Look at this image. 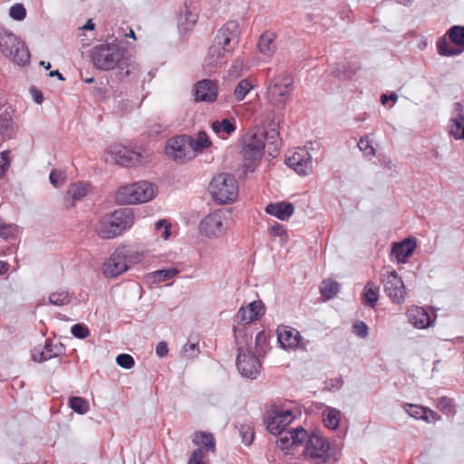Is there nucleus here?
Listing matches in <instances>:
<instances>
[{
	"instance_id": "obj_1",
	"label": "nucleus",
	"mask_w": 464,
	"mask_h": 464,
	"mask_svg": "<svg viewBox=\"0 0 464 464\" xmlns=\"http://www.w3.org/2000/svg\"><path fill=\"white\" fill-rule=\"evenodd\" d=\"M265 140L269 155L275 157L281 144L276 123H270L266 130L257 128L245 135L242 153L246 164L252 165L261 160L264 154Z\"/></svg>"
},
{
	"instance_id": "obj_2",
	"label": "nucleus",
	"mask_w": 464,
	"mask_h": 464,
	"mask_svg": "<svg viewBox=\"0 0 464 464\" xmlns=\"http://www.w3.org/2000/svg\"><path fill=\"white\" fill-rule=\"evenodd\" d=\"M234 24H228L220 28L204 59L203 68L206 72H211L214 69L221 66L227 58V54L230 53L234 48L232 42H234L236 35L231 28H235Z\"/></svg>"
},
{
	"instance_id": "obj_3",
	"label": "nucleus",
	"mask_w": 464,
	"mask_h": 464,
	"mask_svg": "<svg viewBox=\"0 0 464 464\" xmlns=\"http://www.w3.org/2000/svg\"><path fill=\"white\" fill-rule=\"evenodd\" d=\"M134 224V214L130 209H117L99 218L94 226L97 236L103 239L114 238Z\"/></svg>"
},
{
	"instance_id": "obj_4",
	"label": "nucleus",
	"mask_w": 464,
	"mask_h": 464,
	"mask_svg": "<svg viewBox=\"0 0 464 464\" xmlns=\"http://www.w3.org/2000/svg\"><path fill=\"white\" fill-rule=\"evenodd\" d=\"M157 195V185L142 179L121 186L115 194V199L121 205H138L151 201Z\"/></svg>"
},
{
	"instance_id": "obj_5",
	"label": "nucleus",
	"mask_w": 464,
	"mask_h": 464,
	"mask_svg": "<svg viewBox=\"0 0 464 464\" xmlns=\"http://www.w3.org/2000/svg\"><path fill=\"white\" fill-rule=\"evenodd\" d=\"M294 79L286 73H279L269 80L266 87L268 102L277 108L283 107L291 99Z\"/></svg>"
},
{
	"instance_id": "obj_6",
	"label": "nucleus",
	"mask_w": 464,
	"mask_h": 464,
	"mask_svg": "<svg viewBox=\"0 0 464 464\" xmlns=\"http://www.w3.org/2000/svg\"><path fill=\"white\" fill-rule=\"evenodd\" d=\"M209 191L216 201L220 204H228L237 199L238 184L231 174L220 173L212 179Z\"/></svg>"
},
{
	"instance_id": "obj_7",
	"label": "nucleus",
	"mask_w": 464,
	"mask_h": 464,
	"mask_svg": "<svg viewBox=\"0 0 464 464\" xmlns=\"http://www.w3.org/2000/svg\"><path fill=\"white\" fill-rule=\"evenodd\" d=\"M0 51L18 64H25L29 61V52L24 43L3 27H0Z\"/></svg>"
},
{
	"instance_id": "obj_8",
	"label": "nucleus",
	"mask_w": 464,
	"mask_h": 464,
	"mask_svg": "<svg viewBox=\"0 0 464 464\" xmlns=\"http://www.w3.org/2000/svg\"><path fill=\"white\" fill-rule=\"evenodd\" d=\"M123 58V51L115 43L95 46L92 51V62L100 70L115 68Z\"/></svg>"
},
{
	"instance_id": "obj_9",
	"label": "nucleus",
	"mask_w": 464,
	"mask_h": 464,
	"mask_svg": "<svg viewBox=\"0 0 464 464\" xmlns=\"http://www.w3.org/2000/svg\"><path fill=\"white\" fill-rule=\"evenodd\" d=\"M227 215L223 210H215L205 216L198 224V232L209 239L222 237L227 233Z\"/></svg>"
},
{
	"instance_id": "obj_10",
	"label": "nucleus",
	"mask_w": 464,
	"mask_h": 464,
	"mask_svg": "<svg viewBox=\"0 0 464 464\" xmlns=\"http://www.w3.org/2000/svg\"><path fill=\"white\" fill-rule=\"evenodd\" d=\"M304 443L305 449L303 454L306 459L314 464H323L328 460L330 444L323 435L312 433L308 435Z\"/></svg>"
},
{
	"instance_id": "obj_11",
	"label": "nucleus",
	"mask_w": 464,
	"mask_h": 464,
	"mask_svg": "<svg viewBox=\"0 0 464 464\" xmlns=\"http://www.w3.org/2000/svg\"><path fill=\"white\" fill-rule=\"evenodd\" d=\"M383 290L393 304L405 302L407 290L402 278L395 270H387L381 275Z\"/></svg>"
},
{
	"instance_id": "obj_12",
	"label": "nucleus",
	"mask_w": 464,
	"mask_h": 464,
	"mask_svg": "<svg viewBox=\"0 0 464 464\" xmlns=\"http://www.w3.org/2000/svg\"><path fill=\"white\" fill-rule=\"evenodd\" d=\"M164 153L170 160L183 164L194 159L193 150L189 149L188 135H179L169 139L164 148Z\"/></svg>"
},
{
	"instance_id": "obj_13",
	"label": "nucleus",
	"mask_w": 464,
	"mask_h": 464,
	"mask_svg": "<svg viewBox=\"0 0 464 464\" xmlns=\"http://www.w3.org/2000/svg\"><path fill=\"white\" fill-rule=\"evenodd\" d=\"M108 153L116 164L122 167H137L142 165L150 157L148 151H135L121 144H114L109 148Z\"/></svg>"
},
{
	"instance_id": "obj_14",
	"label": "nucleus",
	"mask_w": 464,
	"mask_h": 464,
	"mask_svg": "<svg viewBox=\"0 0 464 464\" xmlns=\"http://www.w3.org/2000/svg\"><path fill=\"white\" fill-rule=\"evenodd\" d=\"M450 42L440 38L437 42L438 53L443 56L459 55L464 52V26L454 25L448 31Z\"/></svg>"
},
{
	"instance_id": "obj_15",
	"label": "nucleus",
	"mask_w": 464,
	"mask_h": 464,
	"mask_svg": "<svg viewBox=\"0 0 464 464\" xmlns=\"http://www.w3.org/2000/svg\"><path fill=\"white\" fill-rule=\"evenodd\" d=\"M295 418L291 410L275 408L266 417V428L272 434L280 436L281 432H285V427L290 425Z\"/></svg>"
},
{
	"instance_id": "obj_16",
	"label": "nucleus",
	"mask_w": 464,
	"mask_h": 464,
	"mask_svg": "<svg viewBox=\"0 0 464 464\" xmlns=\"http://www.w3.org/2000/svg\"><path fill=\"white\" fill-rule=\"evenodd\" d=\"M237 367L242 376L256 379L259 374L261 363L252 352L239 348Z\"/></svg>"
},
{
	"instance_id": "obj_17",
	"label": "nucleus",
	"mask_w": 464,
	"mask_h": 464,
	"mask_svg": "<svg viewBox=\"0 0 464 464\" xmlns=\"http://www.w3.org/2000/svg\"><path fill=\"white\" fill-rule=\"evenodd\" d=\"M285 163L299 175H307L311 169V155L305 149L289 151Z\"/></svg>"
},
{
	"instance_id": "obj_18",
	"label": "nucleus",
	"mask_w": 464,
	"mask_h": 464,
	"mask_svg": "<svg viewBox=\"0 0 464 464\" xmlns=\"http://www.w3.org/2000/svg\"><path fill=\"white\" fill-rule=\"evenodd\" d=\"M127 269L128 265L124 248L115 250L102 266V272L106 277H116Z\"/></svg>"
},
{
	"instance_id": "obj_19",
	"label": "nucleus",
	"mask_w": 464,
	"mask_h": 464,
	"mask_svg": "<svg viewBox=\"0 0 464 464\" xmlns=\"http://www.w3.org/2000/svg\"><path fill=\"white\" fill-rule=\"evenodd\" d=\"M308 438V433L304 428L287 430L281 432L276 440L277 447L282 450H288L302 446Z\"/></svg>"
},
{
	"instance_id": "obj_20",
	"label": "nucleus",
	"mask_w": 464,
	"mask_h": 464,
	"mask_svg": "<svg viewBox=\"0 0 464 464\" xmlns=\"http://www.w3.org/2000/svg\"><path fill=\"white\" fill-rule=\"evenodd\" d=\"M276 335L280 346L285 350H295L301 344L300 333L290 326H278Z\"/></svg>"
},
{
	"instance_id": "obj_21",
	"label": "nucleus",
	"mask_w": 464,
	"mask_h": 464,
	"mask_svg": "<svg viewBox=\"0 0 464 464\" xmlns=\"http://www.w3.org/2000/svg\"><path fill=\"white\" fill-rule=\"evenodd\" d=\"M265 314V305L262 301L256 300L246 306H241L237 311V319L244 324H250L258 320Z\"/></svg>"
},
{
	"instance_id": "obj_22",
	"label": "nucleus",
	"mask_w": 464,
	"mask_h": 464,
	"mask_svg": "<svg viewBox=\"0 0 464 464\" xmlns=\"http://www.w3.org/2000/svg\"><path fill=\"white\" fill-rule=\"evenodd\" d=\"M194 95L198 102H215L218 98L217 83L210 80L199 81L195 85Z\"/></svg>"
},
{
	"instance_id": "obj_23",
	"label": "nucleus",
	"mask_w": 464,
	"mask_h": 464,
	"mask_svg": "<svg viewBox=\"0 0 464 464\" xmlns=\"http://www.w3.org/2000/svg\"><path fill=\"white\" fill-rule=\"evenodd\" d=\"M196 8L188 6L186 3L179 7L178 15V27L180 32H188L198 21Z\"/></svg>"
},
{
	"instance_id": "obj_24",
	"label": "nucleus",
	"mask_w": 464,
	"mask_h": 464,
	"mask_svg": "<svg viewBox=\"0 0 464 464\" xmlns=\"http://www.w3.org/2000/svg\"><path fill=\"white\" fill-rule=\"evenodd\" d=\"M417 246L416 239L408 237L401 242L394 243L392 248V255L399 263H405Z\"/></svg>"
},
{
	"instance_id": "obj_25",
	"label": "nucleus",
	"mask_w": 464,
	"mask_h": 464,
	"mask_svg": "<svg viewBox=\"0 0 464 464\" xmlns=\"http://www.w3.org/2000/svg\"><path fill=\"white\" fill-rule=\"evenodd\" d=\"M91 190L88 183L78 182L70 186L64 196V205L66 208H72L76 201L83 198Z\"/></svg>"
},
{
	"instance_id": "obj_26",
	"label": "nucleus",
	"mask_w": 464,
	"mask_h": 464,
	"mask_svg": "<svg viewBox=\"0 0 464 464\" xmlns=\"http://www.w3.org/2000/svg\"><path fill=\"white\" fill-rule=\"evenodd\" d=\"M409 322L419 329H426L431 325L429 314L420 306L412 305L408 309Z\"/></svg>"
},
{
	"instance_id": "obj_27",
	"label": "nucleus",
	"mask_w": 464,
	"mask_h": 464,
	"mask_svg": "<svg viewBox=\"0 0 464 464\" xmlns=\"http://www.w3.org/2000/svg\"><path fill=\"white\" fill-rule=\"evenodd\" d=\"M294 211L295 208L293 204L285 201L270 203L266 208L267 214L283 221L288 220L293 216Z\"/></svg>"
},
{
	"instance_id": "obj_28",
	"label": "nucleus",
	"mask_w": 464,
	"mask_h": 464,
	"mask_svg": "<svg viewBox=\"0 0 464 464\" xmlns=\"http://www.w3.org/2000/svg\"><path fill=\"white\" fill-rule=\"evenodd\" d=\"M188 143L189 149L193 150L194 158L198 153L202 152L212 145L210 139L205 131H198L195 136L188 135Z\"/></svg>"
},
{
	"instance_id": "obj_29",
	"label": "nucleus",
	"mask_w": 464,
	"mask_h": 464,
	"mask_svg": "<svg viewBox=\"0 0 464 464\" xmlns=\"http://www.w3.org/2000/svg\"><path fill=\"white\" fill-rule=\"evenodd\" d=\"M450 133L456 140H464V113L459 105H457L456 112L450 120Z\"/></svg>"
},
{
	"instance_id": "obj_30",
	"label": "nucleus",
	"mask_w": 464,
	"mask_h": 464,
	"mask_svg": "<svg viewBox=\"0 0 464 464\" xmlns=\"http://www.w3.org/2000/svg\"><path fill=\"white\" fill-rule=\"evenodd\" d=\"M379 286L372 281L367 282L362 293V303L372 308H374L379 300Z\"/></svg>"
},
{
	"instance_id": "obj_31",
	"label": "nucleus",
	"mask_w": 464,
	"mask_h": 464,
	"mask_svg": "<svg viewBox=\"0 0 464 464\" xmlns=\"http://www.w3.org/2000/svg\"><path fill=\"white\" fill-rule=\"evenodd\" d=\"M192 441L198 446L204 447L207 450L214 452L216 450L214 436L206 431H198L193 435Z\"/></svg>"
},
{
	"instance_id": "obj_32",
	"label": "nucleus",
	"mask_w": 464,
	"mask_h": 464,
	"mask_svg": "<svg viewBox=\"0 0 464 464\" xmlns=\"http://www.w3.org/2000/svg\"><path fill=\"white\" fill-rule=\"evenodd\" d=\"M258 49L261 53L271 56L276 51L275 34L270 32L263 34L258 42Z\"/></svg>"
},
{
	"instance_id": "obj_33",
	"label": "nucleus",
	"mask_w": 464,
	"mask_h": 464,
	"mask_svg": "<svg viewBox=\"0 0 464 464\" xmlns=\"http://www.w3.org/2000/svg\"><path fill=\"white\" fill-rule=\"evenodd\" d=\"M322 416L325 427L330 430L338 428L341 420L340 411L335 408L327 407L324 410Z\"/></svg>"
},
{
	"instance_id": "obj_34",
	"label": "nucleus",
	"mask_w": 464,
	"mask_h": 464,
	"mask_svg": "<svg viewBox=\"0 0 464 464\" xmlns=\"http://www.w3.org/2000/svg\"><path fill=\"white\" fill-rule=\"evenodd\" d=\"M211 129L216 134L223 137L224 135H229L234 132L236 126L230 120L223 119L221 121H213L211 123Z\"/></svg>"
},
{
	"instance_id": "obj_35",
	"label": "nucleus",
	"mask_w": 464,
	"mask_h": 464,
	"mask_svg": "<svg viewBox=\"0 0 464 464\" xmlns=\"http://www.w3.org/2000/svg\"><path fill=\"white\" fill-rule=\"evenodd\" d=\"M254 88V83L248 78L241 80L235 87L233 95L236 101L241 102Z\"/></svg>"
},
{
	"instance_id": "obj_36",
	"label": "nucleus",
	"mask_w": 464,
	"mask_h": 464,
	"mask_svg": "<svg viewBox=\"0 0 464 464\" xmlns=\"http://www.w3.org/2000/svg\"><path fill=\"white\" fill-rule=\"evenodd\" d=\"M49 303L58 306L67 305L71 303V296L67 290L58 289L50 294Z\"/></svg>"
},
{
	"instance_id": "obj_37",
	"label": "nucleus",
	"mask_w": 464,
	"mask_h": 464,
	"mask_svg": "<svg viewBox=\"0 0 464 464\" xmlns=\"http://www.w3.org/2000/svg\"><path fill=\"white\" fill-rule=\"evenodd\" d=\"M320 290L323 296L326 299H331L337 295L340 290V285L332 279H326L323 281Z\"/></svg>"
},
{
	"instance_id": "obj_38",
	"label": "nucleus",
	"mask_w": 464,
	"mask_h": 464,
	"mask_svg": "<svg viewBox=\"0 0 464 464\" xmlns=\"http://www.w3.org/2000/svg\"><path fill=\"white\" fill-rule=\"evenodd\" d=\"M54 356H56V353L53 352L48 343H46L44 348H35L32 353L33 360L37 362L47 361Z\"/></svg>"
},
{
	"instance_id": "obj_39",
	"label": "nucleus",
	"mask_w": 464,
	"mask_h": 464,
	"mask_svg": "<svg viewBox=\"0 0 464 464\" xmlns=\"http://www.w3.org/2000/svg\"><path fill=\"white\" fill-rule=\"evenodd\" d=\"M69 404L71 409L79 414H84L89 411L88 401L82 397H72Z\"/></svg>"
},
{
	"instance_id": "obj_40",
	"label": "nucleus",
	"mask_w": 464,
	"mask_h": 464,
	"mask_svg": "<svg viewBox=\"0 0 464 464\" xmlns=\"http://www.w3.org/2000/svg\"><path fill=\"white\" fill-rule=\"evenodd\" d=\"M358 148L367 158H372L375 156V149L372 145V141L370 140L368 135L362 137L358 142Z\"/></svg>"
},
{
	"instance_id": "obj_41",
	"label": "nucleus",
	"mask_w": 464,
	"mask_h": 464,
	"mask_svg": "<svg viewBox=\"0 0 464 464\" xmlns=\"http://www.w3.org/2000/svg\"><path fill=\"white\" fill-rule=\"evenodd\" d=\"M179 271L177 268L162 269L158 270L150 274L154 282H164L178 275Z\"/></svg>"
},
{
	"instance_id": "obj_42",
	"label": "nucleus",
	"mask_w": 464,
	"mask_h": 464,
	"mask_svg": "<svg viewBox=\"0 0 464 464\" xmlns=\"http://www.w3.org/2000/svg\"><path fill=\"white\" fill-rule=\"evenodd\" d=\"M170 223L166 219H160L155 223V230L160 233V237L167 240L170 237Z\"/></svg>"
},
{
	"instance_id": "obj_43",
	"label": "nucleus",
	"mask_w": 464,
	"mask_h": 464,
	"mask_svg": "<svg viewBox=\"0 0 464 464\" xmlns=\"http://www.w3.org/2000/svg\"><path fill=\"white\" fill-rule=\"evenodd\" d=\"M14 130V122L8 114L0 115V132L4 135L13 132Z\"/></svg>"
},
{
	"instance_id": "obj_44",
	"label": "nucleus",
	"mask_w": 464,
	"mask_h": 464,
	"mask_svg": "<svg viewBox=\"0 0 464 464\" xmlns=\"http://www.w3.org/2000/svg\"><path fill=\"white\" fill-rule=\"evenodd\" d=\"M246 66L241 60H235L228 70L229 76L238 78L246 71Z\"/></svg>"
},
{
	"instance_id": "obj_45",
	"label": "nucleus",
	"mask_w": 464,
	"mask_h": 464,
	"mask_svg": "<svg viewBox=\"0 0 464 464\" xmlns=\"http://www.w3.org/2000/svg\"><path fill=\"white\" fill-rule=\"evenodd\" d=\"M9 15L16 21H22L26 16V10L22 4H15L9 9Z\"/></svg>"
},
{
	"instance_id": "obj_46",
	"label": "nucleus",
	"mask_w": 464,
	"mask_h": 464,
	"mask_svg": "<svg viewBox=\"0 0 464 464\" xmlns=\"http://www.w3.org/2000/svg\"><path fill=\"white\" fill-rule=\"evenodd\" d=\"M18 233V228L14 225L0 223V237L5 239L14 237Z\"/></svg>"
},
{
	"instance_id": "obj_47",
	"label": "nucleus",
	"mask_w": 464,
	"mask_h": 464,
	"mask_svg": "<svg viewBox=\"0 0 464 464\" xmlns=\"http://www.w3.org/2000/svg\"><path fill=\"white\" fill-rule=\"evenodd\" d=\"M404 408L408 414L412 418L416 420H422L423 413H425V407L414 404H406Z\"/></svg>"
},
{
	"instance_id": "obj_48",
	"label": "nucleus",
	"mask_w": 464,
	"mask_h": 464,
	"mask_svg": "<svg viewBox=\"0 0 464 464\" xmlns=\"http://www.w3.org/2000/svg\"><path fill=\"white\" fill-rule=\"evenodd\" d=\"M126 259H127V265H135L140 263L144 256V251H139V250H130L126 251Z\"/></svg>"
},
{
	"instance_id": "obj_49",
	"label": "nucleus",
	"mask_w": 464,
	"mask_h": 464,
	"mask_svg": "<svg viewBox=\"0 0 464 464\" xmlns=\"http://www.w3.org/2000/svg\"><path fill=\"white\" fill-rule=\"evenodd\" d=\"M49 179L53 186H54L55 188H59L65 182L66 177L63 172L57 169H53L50 173Z\"/></svg>"
},
{
	"instance_id": "obj_50",
	"label": "nucleus",
	"mask_w": 464,
	"mask_h": 464,
	"mask_svg": "<svg viewBox=\"0 0 464 464\" xmlns=\"http://www.w3.org/2000/svg\"><path fill=\"white\" fill-rule=\"evenodd\" d=\"M116 362L119 366L124 369H130L134 365L132 356L127 353H121L116 357Z\"/></svg>"
},
{
	"instance_id": "obj_51",
	"label": "nucleus",
	"mask_w": 464,
	"mask_h": 464,
	"mask_svg": "<svg viewBox=\"0 0 464 464\" xmlns=\"http://www.w3.org/2000/svg\"><path fill=\"white\" fill-rule=\"evenodd\" d=\"M71 332L74 337L80 339L86 338L90 334L89 329L81 324L72 325Z\"/></svg>"
},
{
	"instance_id": "obj_52",
	"label": "nucleus",
	"mask_w": 464,
	"mask_h": 464,
	"mask_svg": "<svg viewBox=\"0 0 464 464\" xmlns=\"http://www.w3.org/2000/svg\"><path fill=\"white\" fill-rule=\"evenodd\" d=\"M438 408L446 414H451L455 412L452 401L446 397H443L440 400Z\"/></svg>"
},
{
	"instance_id": "obj_53",
	"label": "nucleus",
	"mask_w": 464,
	"mask_h": 464,
	"mask_svg": "<svg viewBox=\"0 0 464 464\" xmlns=\"http://www.w3.org/2000/svg\"><path fill=\"white\" fill-rule=\"evenodd\" d=\"M242 440L245 444L249 445L254 440L253 428L250 425H243L240 429Z\"/></svg>"
},
{
	"instance_id": "obj_54",
	"label": "nucleus",
	"mask_w": 464,
	"mask_h": 464,
	"mask_svg": "<svg viewBox=\"0 0 464 464\" xmlns=\"http://www.w3.org/2000/svg\"><path fill=\"white\" fill-rule=\"evenodd\" d=\"M205 457H206V455H205L203 450L197 449L192 452L188 464H206L203 461Z\"/></svg>"
},
{
	"instance_id": "obj_55",
	"label": "nucleus",
	"mask_w": 464,
	"mask_h": 464,
	"mask_svg": "<svg viewBox=\"0 0 464 464\" xmlns=\"http://www.w3.org/2000/svg\"><path fill=\"white\" fill-rule=\"evenodd\" d=\"M353 332L360 337H366L368 334V327L363 322H356L353 324Z\"/></svg>"
},
{
	"instance_id": "obj_56",
	"label": "nucleus",
	"mask_w": 464,
	"mask_h": 464,
	"mask_svg": "<svg viewBox=\"0 0 464 464\" xmlns=\"http://www.w3.org/2000/svg\"><path fill=\"white\" fill-rule=\"evenodd\" d=\"M440 419V417L435 411L425 408V413H423L422 420L426 421L427 423H434Z\"/></svg>"
},
{
	"instance_id": "obj_57",
	"label": "nucleus",
	"mask_w": 464,
	"mask_h": 464,
	"mask_svg": "<svg viewBox=\"0 0 464 464\" xmlns=\"http://www.w3.org/2000/svg\"><path fill=\"white\" fill-rule=\"evenodd\" d=\"M169 349L167 343L160 342L156 346V353L160 357H165L168 354Z\"/></svg>"
},
{
	"instance_id": "obj_58",
	"label": "nucleus",
	"mask_w": 464,
	"mask_h": 464,
	"mask_svg": "<svg viewBox=\"0 0 464 464\" xmlns=\"http://www.w3.org/2000/svg\"><path fill=\"white\" fill-rule=\"evenodd\" d=\"M0 165L8 169L10 165L9 152L5 150L0 153Z\"/></svg>"
},
{
	"instance_id": "obj_59",
	"label": "nucleus",
	"mask_w": 464,
	"mask_h": 464,
	"mask_svg": "<svg viewBox=\"0 0 464 464\" xmlns=\"http://www.w3.org/2000/svg\"><path fill=\"white\" fill-rule=\"evenodd\" d=\"M270 233L273 236L281 237L285 234V229H284L283 226L276 224V225L271 227Z\"/></svg>"
},
{
	"instance_id": "obj_60",
	"label": "nucleus",
	"mask_w": 464,
	"mask_h": 464,
	"mask_svg": "<svg viewBox=\"0 0 464 464\" xmlns=\"http://www.w3.org/2000/svg\"><path fill=\"white\" fill-rule=\"evenodd\" d=\"M266 335L263 332H259L256 336V346H260L264 343H266Z\"/></svg>"
},
{
	"instance_id": "obj_61",
	"label": "nucleus",
	"mask_w": 464,
	"mask_h": 464,
	"mask_svg": "<svg viewBox=\"0 0 464 464\" xmlns=\"http://www.w3.org/2000/svg\"><path fill=\"white\" fill-rule=\"evenodd\" d=\"M34 101L37 103V104H41L44 101V98H43V95L41 92H34Z\"/></svg>"
},
{
	"instance_id": "obj_62",
	"label": "nucleus",
	"mask_w": 464,
	"mask_h": 464,
	"mask_svg": "<svg viewBox=\"0 0 464 464\" xmlns=\"http://www.w3.org/2000/svg\"><path fill=\"white\" fill-rule=\"evenodd\" d=\"M8 269V265L7 263L4 262V261H0V275H3L5 274Z\"/></svg>"
},
{
	"instance_id": "obj_63",
	"label": "nucleus",
	"mask_w": 464,
	"mask_h": 464,
	"mask_svg": "<svg viewBox=\"0 0 464 464\" xmlns=\"http://www.w3.org/2000/svg\"><path fill=\"white\" fill-rule=\"evenodd\" d=\"M93 28H94V24L92 23V20H89V21L86 23V24H84V25L82 26V29H83V30H87V29H88V30H92Z\"/></svg>"
},
{
	"instance_id": "obj_64",
	"label": "nucleus",
	"mask_w": 464,
	"mask_h": 464,
	"mask_svg": "<svg viewBox=\"0 0 464 464\" xmlns=\"http://www.w3.org/2000/svg\"><path fill=\"white\" fill-rule=\"evenodd\" d=\"M389 100H390V98L387 94H382L381 96V102L383 105H385Z\"/></svg>"
}]
</instances>
